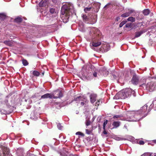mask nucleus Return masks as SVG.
<instances>
[{
  "label": "nucleus",
  "instance_id": "obj_6",
  "mask_svg": "<svg viewBox=\"0 0 156 156\" xmlns=\"http://www.w3.org/2000/svg\"><path fill=\"white\" fill-rule=\"evenodd\" d=\"M146 80L145 79H141L139 80V87H143L144 86H145L146 88H147L148 86L151 83H150V85L149 83H148L147 85H146Z\"/></svg>",
  "mask_w": 156,
  "mask_h": 156
},
{
  "label": "nucleus",
  "instance_id": "obj_41",
  "mask_svg": "<svg viewBox=\"0 0 156 156\" xmlns=\"http://www.w3.org/2000/svg\"><path fill=\"white\" fill-rule=\"evenodd\" d=\"M120 19V18L119 17H117L116 18V20L117 21H119Z\"/></svg>",
  "mask_w": 156,
  "mask_h": 156
},
{
  "label": "nucleus",
  "instance_id": "obj_48",
  "mask_svg": "<svg viewBox=\"0 0 156 156\" xmlns=\"http://www.w3.org/2000/svg\"><path fill=\"white\" fill-rule=\"evenodd\" d=\"M153 142L154 143H156V140H154Z\"/></svg>",
  "mask_w": 156,
  "mask_h": 156
},
{
  "label": "nucleus",
  "instance_id": "obj_23",
  "mask_svg": "<svg viewBox=\"0 0 156 156\" xmlns=\"http://www.w3.org/2000/svg\"><path fill=\"white\" fill-rule=\"evenodd\" d=\"M127 20L129 21L134 22L135 20V19L133 17H130L127 19Z\"/></svg>",
  "mask_w": 156,
  "mask_h": 156
},
{
  "label": "nucleus",
  "instance_id": "obj_8",
  "mask_svg": "<svg viewBox=\"0 0 156 156\" xmlns=\"http://www.w3.org/2000/svg\"><path fill=\"white\" fill-rule=\"evenodd\" d=\"M97 95L96 94H91L90 95V102L93 104L96 101V100Z\"/></svg>",
  "mask_w": 156,
  "mask_h": 156
},
{
  "label": "nucleus",
  "instance_id": "obj_25",
  "mask_svg": "<svg viewBox=\"0 0 156 156\" xmlns=\"http://www.w3.org/2000/svg\"><path fill=\"white\" fill-rule=\"evenodd\" d=\"M22 63L23 65L24 66H26L28 64V63L27 61L25 59H23L22 60Z\"/></svg>",
  "mask_w": 156,
  "mask_h": 156
},
{
  "label": "nucleus",
  "instance_id": "obj_49",
  "mask_svg": "<svg viewBox=\"0 0 156 156\" xmlns=\"http://www.w3.org/2000/svg\"><path fill=\"white\" fill-rule=\"evenodd\" d=\"M149 88H150V89H151V87H150Z\"/></svg>",
  "mask_w": 156,
  "mask_h": 156
},
{
  "label": "nucleus",
  "instance_id": "obj_16",
  "mask_svg": "<svg viewBox=\"0 0 156 156\" xmlns=\"http://www.w3.org/2000/svg\"><path fill=\"white\" fill-rule=\"evenodd\" d=\"M22 19L20 17H18L14 20V21L17 23H20L22 22Z\"/></svg>",
  "mask_w": 156,
  "mask_h": 156
},
{
  "label": "nucleus",
  "instance_id": "obj_19",
  "mask_svg": "<svg viewBox=\"0 0 156 156\" xmlns=\"http://www.w3.org/2000/svg\"><path fill=\"white\" fill-rule=\"evenodd\" d=\"M122 115H116L113 116V118L114 119L119 118L118 120H124V118H122Z\"/></svg>",
  "mask_w": 156,
  "mask_h": 156
},
{
  "label": "nucleus",
  "instance_id": "obj_28",
  "mask_svg": "<svg viewBox=\"0 0 156 156\" xmlns=\"http://www.w3.org/2000/svg\"><path fill=\"white\" fill-rule=\"evenodd\" d=\"M107 122H108L107 120H106L103 123V129L104 130H105V126H106V125L107 124Z\"/></svg>",
  "mask_w": 156,
  "mask_h": 156
},
{
  "label": "nucleus",
  "instance_id": "obj_2",
  "mask_svg": "<svg viewBox=\"0 0 156 156\" xmlns=\"http://www.w3.org/2000/svg\"><path fill=\"white\" fill-rule=\"evenodd\" d=\"M1 148L2 153H1L0 152V156H10L9 149L2 146H1Z\"/></svg>",
  "mask_w": 156,
  "mask_h": 156
},
{
  "label": "nucleus",
  "instance_id": "obj_5",
  "mask_svg": "<svg viewBox=\"0 0 156 156\" xmlns=\"http://www.w3.org/2000/svg\"><path fill=\"white\" fill-rule=\"evenodd\" d=\"M139 76L134 74L131 80L132 83L133 85H137L139 83Z\"/></svg>",
  "mask_w": 156,
  "mask_h": 156
},
{
  "label": "nucleus",
  "instance_id": "obj_26",
  "mask_svg": "<svg viewBox=\"0 0 156 156\" xmlns=\"http://www.w3.org/2000/svg\"><path fill=\"white\" fill-rule=\"evenodd\" d=\"M82 17L83 18L84 21H87L88 18L87 16L86 15H83L82 16Z\"/></svg>",
  "mask_w": 156,
  "mask_h": 156
},
{
  "label": "nucleus",
  "instance_id": "obj_11",
  "mask_svg": "<svg viewBox=\"0 0 156 156\" xmlns=\"http://www.w3.org/2000/svg\"><path fill=\"white\" fill-rule=\"evenodd\" d=\"M101 42L99 41L96 42L95 41H93L90 43V44L94 47H97L101 45Z\"/></svg>",
  "mask_w": 156,
  "mask_h": 156
},
{
  "label": "nucleus",
  "instance_id": "obj_21",
  "mask_svg": "<svg viewBox=\"0 0 156 156\" xmlns=\"http://www.w3.org/2000/svg\"><path fill=\"white\" fill-rule=\"evenodd\" d=\"M32 74L34 76H39L40 73L39 72L36 70H34L32 72Z\"/></svg>",
  "mask_w": 156,
  "mask_h": 156
},
{
  "label": "nucleus",
  "instance_id": "obj_44",
  "mask_svg": "<svg viewBox=\"0 0 156 156\" xmlns=\"http://www.w3.org/2000/svg\"><path fill=\"white\" fill-rule=\"evenodd\" d=\"M149 156H156V154H150Z\"/></svg>",
  "mask_w": 156,
  "mask_h": 156
},
{
  "label": "nucleus",
  "instance_id": "obj_33",
  "mask_svg": "<svg viewBox=\"0 0 156 156\" xmlns=\"http://www.w3.org/2000/svg\"><path fill=\"white\" fill-rule=\"evenodd\" d=\"M138 144L141 145H143L144 144V142L143 140H140L139 141Z\"/></svg>",
  "mask_w": 156,
  "mask_h": 156
},
{
  "label": "nucleus",
  "instance_id": "obj_24",
  "mask_svg": "<svg viewBox=\"0 0 156 156\" xmlns=\"http://www.w3.org/2000/svg\"><path fill=\"white\" fill-rule=\"evenodd\" d=\"M127 22V21L126 20L123 21L122 22L119 24V27H122L125 24H126Z\"/></svg>",
  "mask_w": 156,
  "mask_h": 156
},
{
  "label": "nucleus",
  "instance_id": "obj_45",
  "mask_svg": "<svg viewBox=\"0 0 156 156\" xmlns=\"http://www.w3.org/2000/svg\"><path fill=\"white\" fill-rule=\"evenodd\" d=\"M80 105L82 106H83L84 105V103L83 102H81L80 103Z\"/></svg>",
  "mask_w": 156,
  "mask_h": 156
},
{
  "label": "nucleus",
  "instance_id": "obj_43",
  "mask_svg": "<svg viewBox=\"0 0 156 156\" xmlns=\"http://www.w3.org/2000/svg\"><path fill=\"white\" fill-rule=\"evenodd\" d=\"M103 133L104 134H107V132L105 130H105H104L103 132Z\"/></svg>",
  "mask_w": 156,
  "mask_h": 156
},
{
  "label": "nucleus",
  "instance_id": "obj_29",
  "mask_svg": "<svg viewBox=\"0 0 156 156\" xmlns=\"http://www.w3.org/2000/svg\"><path fill=\"white\" fill-rule=\"evenodd\" d=\"M76 135H81L82 136H84V134L83 133H82L80 132H76Z\"/></svg>",
  "mask_w": 156,
  "mask_h": 156
},
{
  "label": "nucleus",
  "instance_id": "obj_35",
  "mask_svg": "<svg viewBox=\"0 0 156 156\" xmlns=\"http://www.w3.org/2000/svg\"><path fill=\"white\" fill-rule=\"evenodd\" d=\"M91 30L90 31V33L91 34L92 32H93L95 31L96 29L95 28H91Z\"/></svg>",
  "mask_w": 156,
  "mask_h": 156
},
{
  "label": "nucleus",
  "instance_id": "obj_17",
  "mask_svg": "<svg viewBox=\"0 0 156 156\" xmlns=\"http://www.w3.org/2000/svg\"><path fill=\"white\" fill-rule=\"evenodd\" d=\"M120 122L118 121H114L112 123V125L115 128H116L120 126Z\"/></svg>",
  "mask_w": 156,
  "mask_h": 156
},
{
  "label": "nucleus",
  "instance_id": "obj_38",
  "mask_svg": "<svg viewBox=\"0 0 156 156\" xmlns=\"http://www.w3.org/2000/svg\"><path fill=\"white\" fill-rule=\"evenodd\" d=\"M93 76L94 77H97V73L96 72H94L93 73Z\"/></svg>",
  "mask_w": 156,
  "mask_h": 156
},
{
  "label": "nucleus",
  "instance_id": "obj_20",
  "mask_svg": "<svg viewBox=\"0 0 156 156\" xmlns=\"http://www.w3.org/2000/svg\"><path fill=\"white\" fill-rule=\"evenodd\" d=\"M150 12V10L148 9H146L143 11V13L144 15L147 16L148 15Z\"/></svg>",
  "mask_w": 156,
  "mask_h": 156
},
{
  "label": "nucleus",
  "instance_id": "obj_10",
  "mask_svg": "<svg viewBox=\"0 0 156 156\" xmlns=\"http://www.w3.org/2000/svg\"><path fill=\"white\" fill-rule=\"evenodd\" d=\"M146 32L144 30H141L139 31L136 32L135 33V38H137L140 37L142 34H143Z\"/></svg>",
  "mask_w": 156,
  "mask_h": 156
},
{
  "label": "nucleus",
  "instance_id": "obj_50",
  "mask_svg": "<svg viewBox=\"0 0 156 156\" xmlns=\"http://www.w3.org/2000/svg\"><path fill=\"white\" fill-rule=\"evenodd\" d=\"M96 20H95V21H94V22H96Z\"/></svg>",
  "mask_w": 156,
  "mask_h": 156
},
{
  "label": "nucleus",
  "instance_id": "obj_1",
  "mask_svg": "<svg viewBox=\"0 0 156 156\" xmlns=\"http://www.w3.org/2000/svg\"><path fill=\"white\" fill-rule=\"evenodd\" d=\"M73 8L69 3H66L61 8V12L63 15H69L70 12H72Z\"/></svg>",
  "mask_w": 156,
  "mask_h": 156
},
{
  "label": "nucleus",
  "instance_id": "obj_9",
  "mask_svg": "<svg viewBox=\"0 0 156 156\" xmlns=\"http://www.w3.org/2000/svg\"><path fill=\"white\" fill-rule=\"evenodd\" d=\"M53 98V95L47 93L44 94L41 96V98L45 99L47 98Z\"/></svg>",
  "mask_w": 156,
  "mask_h": 156
},
{
  "label": "nucleus",
  "instance_id": "obj_31",
  "mask_svg": "<svg viewBox=\"0 0 156 156\" xmlns=\"http://www.w3.org/2000/svg\"><path fill=\"white\" fill-rule=\"evenodd\" d=\"M57 126L58 128L60 129H62V126L61 125L60 123H58L57 125Z\"/></svg>",
  "mask_w": 156,
  "mask_h": 156
},
{
  "label": "nucleus",
  "instance_id": "obj_15",
  "mask_svg": "<svg viewBox=\"0 0 156 156\" xmlns=\"http://www.w3.org/2000/svg\"><path fill=\"white\" fill-rule=\"evenodd\" d=\"M132 12L133 11L132 10H130L129 12H127L122 14L121 16L123 17H126L129 16Z\"/></svg>",
  "mask_w": 156,
  "mask_h": 156
},
{
  "label": "nucleus",
  "instance_id": "obj_22",
  "mask_svg": "<svg viewBox=\"0 0 156 156\" xmlns=\"http://www.w3.org/2000/svg\"><path fill=\"white\" fill-rule=\"evenodd\" d=\"M125 27L128 28H131L133 27V24L131 23H128L125 25Z\"/></svg>",
  "mask_w": 156,
  "mask_h": 156
},
{
  "label": "nucleus",
  "instance_id": "obj_37",
  "mask_svg": "<svg viewBox=\"0 0 156 156\" xmlns=\"http://www.w3.org/2000/svg\"><path fill=\"white\" fill-rule=\"evenodd\" d=\"M90 121L89 120L87 121L86 122V125L87 126H88L90 125Z\"/></svg>",
  "mask_w": 156,
  "mask_h": 156
},
{
  "label": "nucleus",
  "instance_id": "obj_42",
  "mask_svg": "<svg viewBox=\"0 0 156 156\" xmlns=\"http://www.w3.org/2000/svg\"><path fill=\"white\" fill-rule=\"evenodd\" d=\"M58 0H52V1L55 4L57 2Z\"/></svg>",
  "mask_w": 156,
  "mask_h": 156
},
{
  "label": "nucleus",
  "instance_id": "obj_4",
  "mask_svg": "<svg viewBox=\"0 0 156 156\" xmlns=\"http://www.w3.org/2000/svg\"><path fill=\"white\" fill-rule=\"evenodd\" d=\"M124 92L125 93V94L126 95V98L129 97L130 96L131 94L133 95V96H135V91L132 90L130 88L126 89L125 90H124Z\"/></svg>",
  "mask_w": 156,
  "mask_h": 156
},
{
  "label": "nucleus",
  "instance_id": "obj_47",
  "mask_svg": "<svg viewBox=\"0 0 156 156\" xmlns=\"http://www.w3.org/2000/svg\"><path fill=\"white\" fill-rule=\"evenodd\" d=\"M44 72H43L42 73V76H44Z\"/></svg>",
  "mask_w": 156,
  "mask_h": 156
},
{
  "label": "nucleus",
  "instance_id": "obj_36",
  "mask_svg": "<svg viewBox=\"0 0 156 156\" xmlns=\"http://www.w3.org/2000/svg\"><path fill=\"white\" fill-rule=\"evenodd\" d=\"M112 78H113V79H116L117 78V76L115 74H112L111 76Z\"/></svg>",
  "mask_w": 156,
  "mask_h": 156
},
{
  "label": "nucleus",
  "instance_id": "obj_12",
  "mask_svg": "<svg viewBox=\"0 0 156 156\" xmlns=\"http://www.w3.org/2000/svg\"><path fill=\"white\" fill-rule=\"evenodd\" d=\"M74 101H83L85 102L87 101V100L85 98L81 96H79L76 98L74 99Z\"/></svg>",
  "mask_w": 156,
  "mask_h": 156
},
{
  "label": "nucleus",
  "instance_id": "obj_32",
  "mask_svg": "<svg viewBox=\"0 0 156 156\" xmlns=\"http://www.w3.org/2000/svg\"><path fill=\"white\" fill-rule=\"evenodd\" d=\"M147 106H145L144 105V106L142 109H140V111L141 110H143V109H144V112L147 109Z\"/></svg>",
  "mask_w": 156,
  "mask_h": 156
},
{
  "label": "nucleus",
  "instance_id": "obj_14",
  "mask_svg": "<svg viewBox=\"0 0 156 156\" xmlns=\"http://www.w3.org/2000/svg\"><path fill=\"white\" fill-rule=\"evenodd\" d=\"M3 43L5 45L9 46H12L13 45V42L12 40L11 41H5L3 42Z\"/></svg>",
  "mask_w": 156,
  "mask_h": 156
},
{
  "label": "nucleus",
  "instance_id": "obj_34",
  "mask_svg": "<svg viewBox=\"0 0 156 156\" xmlns=\"http://www.w3.org/2000/svg\"><path fill=\"white\" fill-rule=\"evenodd\" d=\"M86 133L87 134H90L91 133V131L88 130V129H86Z\"/></svg>",
  "mask_w": 156,
  "mask_h": 156
},
{
  "label": "nucleus",
  "instance_id": "obj_27",
  "mask_svg": "<svg viewBox=\"0 0 156 156\" xmlns=\"http://www.w3.org/2000/svg\"><path fill=\"white\" fill-rule=\"evenodd\" d=\"M91 9V8L90 7H86L84 9V11L86 12H87L88 11H90Z\"/></svg>",
  "mask_w": 156,
  "mask_h": 156
},
{
  "label": "nucleus",
  "instance_id": "obj_18",
  "mask_svg": "<svg viewBox=\"0 0 156 156\" xmlns=\"http://www.w3.org/2000/svg\"><path fill=\"white\" fill-rule=\"evenodd\" d=\"M6 18V16L4 13H0V20H3Z\"/></svg>",
  "mask_w": 156,
  "mask_h": 156
},
{
  "label": "nucleus",
  "instance_id": "obj_46",
  "mask_svg": "<svg viewBox=\"0 0 156 156\" xmlns=\"http://www.w3.org/2000/svg\"><path fill=\"white\" fill-rule=\"evenodd\" d=\"M138 24H139V25H142L143 24L142 23H139Z\"/></svg>",
  "mask_w": 156,
  "mask_h": 156
},
{
  "label": "nucleus",
  "instance_id": "obj_7",
  "mask_svg": "<svg viewBox=\"0 0 156 156\" xmlns=\"http://www.w3.org/2000/svg\"><path fill=\"white\" fill-rule=\"evenodd\" d=\"M125 93L124 92V90H122L118 93L119 95L118 99H125L126 98V95Z\"/></svg>",
  "mask_w": 156,
  "mask_h": 156
},
{
  "label": "nucleus",
  "instance_id": "obj_51",
  "mask_svg": "<svg viewBox=\"0 0 156 156\" xmlns=\"http://www.w3.org/2000/svg\"><path fill=\"white\" fill-rule=\"evenodd\" d=\"M93 49H94V48H92Z\"/></svg>",
  "mask_w": 156,
  "mask_h": 156
},
{
  "label": "nucleus",
  "instance_id": "obj_39",
  "mask_svg": "<svg viewBox=\"0 0 156 156\" xmlns=\"http://www.w3.org/2000/svg\"><path fill=\"white\" fill-rule=\"evenodd\" d=\"M149 153H145L142 155H141V156H149Z\"/></svg>",
  "mask_w": 156,
  "mask_h": 156
},
{
  "label": "nucleus",
  "instance_id": "obj_13",
  "mask_svg": "<svg viewBox=\"0 0 156 156\" xmlns=\"http://www.w3.org/2000/svg\"><path fill=\"white\" fill-rule=\"evenodd\" d=\"M47 1L46 0L41 1L39 4V7H42L46 6L47 4Z\"/></svg>",
  "mask_w": 156,
  "mask_h": 156
},
{
  "label": "nucleus",
  "instance_id": "obj_40",
  "mask_svg": "<svg viewBox=\"0 0 156 156\" xmlns=\"http://www.w3.org/2000/svg\"><path fill=\"white\" fill-rule=\"evenodd\" d=\"M100 100H98V101H97L95 103V104H96V105H97V106L99 105L100 104Z\"/></svg>",
  "mask_w": 156,
  "mask_h": 156
},
{
  "label": "nucleus",
  "instance_id": "obj_3",
  "mask_svg": "<svg viewBox=\"0 0 156 156\" xmlns=\"http://www.w3.org/2000/svg\"><path fill=\"white\" fill-rule=\"evenodd\" d=\"M62 97L63 94L61 91L57 90L54 92L53 98L55 99L61 98Z\"/></svg>",
  "mask_w": 156,
  "mask_h": 156
},
{
  "label": "nucleus",
  "instance_id": "obj_30",
  "mask_svg": "<svg viewBox=\"0 0 156 156\" xmlns=\"http://www.w3.org/2000/svg\"><path fill=\"white\" fill-rule=\"evenodd\" d=\"M55 12V9L54 8H50V12L51 14L54 13Z\"/></svg>",
  "mask_w": 156,
  "mask_h": 156
}]
</instances>
